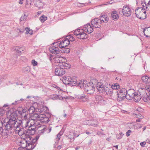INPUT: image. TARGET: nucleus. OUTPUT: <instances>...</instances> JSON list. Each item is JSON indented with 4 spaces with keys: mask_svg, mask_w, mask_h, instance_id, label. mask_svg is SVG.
Returning <instances> with one entry per match:
<instances>
[{
    "mask_svg": "<svg viewBox=\"0 0 150 150\" xmlns=\"http://www.w3.org/2000/svg\"><path fill=\"white\" fill-rule=\"evenodd\" d=\"M112 0H111L110 2H107L106 3H104V5H106L107 4H111L112 3Z\"/></svg>",
    "mask_w": 150,
    "mask_h": 150,
    "instance_id": "62",
    "label": "nucleus"
},
{
    "mask_svg": "<svg viewBox=\"0 0 150 150\" xmlns=\"http://www.w3.org/2000/svg\"><path fill=\"white\" fill-rule=\"evenodd\" d=\"M21 125L17 126L15 129V132L16 133H18L19 136H21L24 133V129L23 128H21L20 127Z\"/></svg>",
    "mask_w": 150,
    "mask_h": 150,
    "instance_id": "19",
    "label": "nucleus"
},
{
    "mask_svg": "<svg viewBox=\"0 0 150 150\" xmlns=\"http://www.w3.org/2000/svg\"><path fill=\"white\" fill-rule=\"evenodd\" d=\"M104 93L105 94L108 96H111L112 94L113 90L111 87L110 84L105 83L104 86Z\"/></svg>",
    "mask_w": 150,
    "mask_h": 150,
    "instance_id": "7",
    "label": "nucleus"
},
{
    "mask_svg": "<svg viewBox=\"0 0 150 150\" xmlns=\"http://www.w3.org/2000/svg\"><path fill=\"white\" fill-rule=\"evenodd\" d=\"M40 136L39 135H37L35 138H34L33 140H35V141H37L39 138Z\"/></svg>",
    "mask_w": 150,
    "mask_h": 150,
    "instance_id": "64",
    "label": "nucleus"
},
{
    "mask_svg": "<svg viewBox=\"0 0 150 150\" xmlns=\"http://www.w3.org/2000/svg\"><path fill=\"white\" fill-rule=\"evenodd\" d=\"M132 131L130 130H128L126 133V135L127 137H128L130 135V133Z\"/></svg>",
    "mask_w": 150,
    "mask_h": 150,
    "instance_id": "61",
    "label": "nucleus"
},
{
    "mask_svg": "<svg viewBox=\"0 0 150 150\" xmlns=\"http://www.w3.org/2000/svg\"><path fill=\"white\" fill-rule=\"evenodd\" d=\"M81 31H83L82 29H78L74 32V35L76 36L77 38H78V35H79Z\"/></svg>",
    "mask_w": 150,
    "mask_h": 150,
    "instance_id": "41",
    "label": "nucleus"
},
{
    "mask_svg": "<svg viewBox=\"0 0 150 150\" xmlns=\"http://www.w3.org/2000/svg\"><path fill=\"white\" fill-rule=\"evenodd\" d=\"M93 82L88 83L85 86V91L88 94H92L94 92L95 88Z\"/></svg>",
    "mask_w": 150,
    "mask_h": 150,
    "instance_id": "6",
    "label": "nucleus"
},
{
    "mask_svg": "<svg viewBox=\"0 0 150 150\" xmlns=\"http://www.w3.org/2000/svg\"><path fill=\"white\" fill-rule=\"evenodd\" d=\"M53 60L55 62L59 63L61 64L63 62H65L66 61V59L65 57L57 56L54 57Z\"/></svg>",
    "mask_w": 150,
    "mask_h": 150,
    "instance_id": "16",
    "label": "nucleus"
},
{
    "mask_svg": "<svg viewBox=\"0 0 150 150\" xmlns=\"http://www.w3.org/2000/svg\"><path fill=\"white\" fill-rule=\"evenodd\" d=\"M21 115L22 117H24V120L26 121V120L28 119L27 116L28 115L26 114L25 110H23V112L21 114Z\"/></svg>",
    "mask_w": 150,
    "mask_h": 150,
    "instance_id": "40",
    "label": "nucleus"
},
{
    "mask_svg": "<svg viewBox=\"0 0 150 150\" xmlns=\"http://www.w3.org/2000/svg\"><path fill=\"white\" fill-rule=\"evenodd\" d=\"M36 111H35L33 114L30 115L31 120L30 121H34L33 122L34 123L35 122L34 121L35 120H40L38 118L39 117L40 115H41V114H39L38 112L36 113Z\"/></svg>",
    "mask_w": 150,
    "mask_h": 150,
    "instance_id": "18",
    "label": "nucleus"
},
{
    "mask_svg": "<svg viewBox=\"0 0 150 150\" xmlns=\"http://www.w3.org/2000/svg\"><path fill=\"white\" fill-rule=\"evenodd\" d=\"M111 16L112 18L115 21L117 20L119 18L118 14L117 13V11H113L111 13Z\"/></svg>",
    "mask_w": 150,
    "mask_h": 150,
    "instance_id": "28",
    "label": "nucleus"
},
{
    "mask_svg": "<svg viewBox=\"0 0 150 150\" xmlns=\"http://www.w3.org/2000/svg\"><path fill=\"white\" fill-rule=\"evenodd\" d=\"M8 122L12 127H13L14 130L17 126L21 125V122L20 120H18L16 119V118L13 115L11 116V118L9 119Z\"/></svg>",
    "mask_w": 150,
    "mask_h": 150,
    "instance_id": "5",
    "label": "nucleus"
},
{
    "mask_svg": "<svg viewBox=\"0 0 150 150\" xmlns=\"http://www.w3.org/2000/svg\"><path fill=\"white\" fill-rule=\"evenodd\" d=\"M9 132L7 131L6 132H4L3 134V138L5 139L7 138L8 137V134Z\"/></svg>",
    "mask_w": 150,
    "mask_h": 150,
    "instance_id": "45",
    "label": "nucleus"
},
{
    "mask_svg": "<svg viewBox=\"0 0 150 150\" xmlns=\"http://www.w3.org/2000/svg\"><path fill=\"white\" fill-rule=\"evenodd\" d=\"M124 134L121 132L119 134H117L116 135V137L118 139H120L123 136Z\"/></svg>",
    "mask_w": 150,
    "mask_h": 150,
    "instance_id": "44",
    "label": "nucleus"
},
{
    "mask_svg": "<svg viewBox=\"0 0 150 150\" xmlns=\"http://www.w3.org/2000/svg\"><path fill=\"white\" fill-rule=\"evenodd\" d=\"M136 93L135 90L133 89H130L127 91L126 93L127 96V99L129 100H131L133 99Z\"/></svg>",
    "mask_w": 150,
    "mask_h": 150,
    "instance_id": "12",
    "label": "nucleus"
},
{
    "mask_svg": "<svg viewBox=\"0 0 150 150\" xmlns=\"http://www.w3.org/2000/svg\"><path fill=\"white\" fill-rule=\"evenodd\" d=\"M50 117V115L47 113H45L43 114H41L38 118L42 122L46 123L49 121V118Z\"/></svg>",
    "mask_w": 150,
    "mask_h": 150,
    "instance_id": "8",
    "label": "nucleus"
},
{
    "mask_svg": "<svg viewBox=\"0 0 150 150\" xmlns=\"http://www.w3.org/2000/svg\"><path fill=\"white\" fill-rule=\"evenodd\" d=\"M96 87L99 94H100V95H98L96 97V100L98 101V102L101 103L103 100L102 94L103 92V84L101 83L98 82L97 83Z\"/></svg>",
    "mask_w": 150,
    "mask_h": 150,
    "instance_id": "2",
    "label": "nucleus"
},
{
    "mask_svg": "<svg viewBox=\"0 0 150 150\" xmlns=\"http://www.w3.org/2000/svg\"><path fill=\"white\" fill-rule=\"evenodd\" d=\"M86 83V82L81 80L77 83V84L78 86L79 87L81 88H84L85 86Z\"/></svg>",
    "mask_w": 150,
    "mask_h": 150,
    "instance_id": "29",
    "label": "nucleus"
},
{
    "mask_svg": "<svg viewBox=\"0 0 150 150\" xmlns=\"http://www.w3.org/2000/svg\"><path fill=\"white\" fill-rule=\"evenodd\" d=\"M36 124L35 122L33 123V124H30V126L28 127L26 132L30 135L34 134L36 131Z\"/></svg>",
    "mask_w": 150,
    "mask_h": 150,
    "instance_id": "10",
    "label": "nucleus"
},
{
    "mask_svg": "<svg viewBox=\"0 0 150 150\" xmlns=\"http://www.w3.org/2000/svg\"><path fill=\"white\" fill-rule=\"evenodd\" d=\"M104 18L105 19L106 22H107L109 20V18L107 17V15L105 14H104Z\"/></svg>",
    "mask_w": 150,
    "mask_h": 150,
    "instance_id": "58",
    "label": "nucleus"
},
{
    "mask_svg": "<svg viewBox=\"0 0 150 150\" xmlns=\"http://www.w3.org/2000/svg\"><path fill=\"white\" fill-rule=\"evenodd\" d=\"M145 89H146L147 91L150 92V85H146L145 87Z\"/></svg>",
    "mask_w": 150,
    "mask_h": 150,
    "instance_id": "59",
    "label": "nucleus"
},
{
    "mask_svg": "<svg viewBox=\"0 0 150 150\" xmlns=\"http://www.w3.org/2000/svg\"><path fill=\"white\" fill-rule=\"evenodd\" d=\"M47 109V108L46 106H41L40 107L38 108L36 110V112H38L39 114H43L45 112Z\"/></svg>",
    "mask_w": 150,
    "mask_h": 150,
    "instance_id": "22",
    "label": "nucleus"
},
{
    "mask_svg": "<svg viewBox=\"0 0 150 150\" xmlns=\"http://www.w3.org/2000/svg\"><path fill=\"white\" fill-rule=\"evenodd\" d=\"M20 146H21L22 147L24 148L26 147V144L24 142H22V143H21V142H20Z\"/></svg>",
    "mask_w": 150,
    "mask_h": 150,
    "instance_id": "57",
    "label": "nucleus"
},
{
    "mask_svg": "<svg viewBox=\"0 0 150 150\" xmlns=\"http://www.w3.org/2000/svg\"><path fill=\"white\" fill-rule=\"evenodd\" d=\"M71 67L69 64L65 62L62 64H59L57 68H56L55 70V74L56 75L61 76L65 73V69H69Z\"/></svg>",
    "mask_w": 150,
    "mask_h": 150,
    "instance_id": "1",
    "label": "nucleus"
},
{
    "mask_svg": "<svg viewBox=\"0 0 150 150\" xmlns=\"http://www.w3.org/2000/svg\"><path fill=\"white\" fill-rule=\"evenodd\" d=\"M83 5V6H87L88 5V4L87 3H78V4L77 5V6H78L79 7H81V5Z\"/></svg>",
    "mask_w": 150,
    "mask_h": 150,
    "instance_id": "53",
    "label": "nucleus"
},
{
    "mask_svg": "<svg viewBox=\"0 0 150 150\" xmlns=\"http://www.w3.org/2000/svg\"><path fill=\"white\" fill-rule=\"evenodd\" d=\"M57 44V43H54L53 45H54V44ZM49 50L50 52L54 54H59L60 51L59 49V47H55L54 46H52L51 47H50L49 48Z\"/></svg>",
    "mask_w": 150,
    "mask_h": 150,
    "instance_id": "13",
    "label": "nucleus"
},
{
    "mask_svg": "<svg viewBox=\"0 0 150 150\" xmlns=\"http://www.w3.org/2000/svg\"><path fill=\"white\" fill-rule=\"evenodd\" d=\"M131 10L127 6H124L123 7V15L125 16L129 17L131 14Z\"/></svg>",
    "mask_w": 150,
    "mask_h": 150,
    "instance_id": "11",
    "label": "nucleus"
},
{
    "mask_svg": "<svg viewBox=\"0 0 150 150\" xmlns=\"http://www.w3.org/2000/svg\"><path fill=\"white\" fill-rule=\"evenodd\" d=\"M82 29L83 31H84L88 33H91L93 30V28L89 23L84 25L83 29Z\"/></svg>",
    "mask_w": 150,
    "mask_h": 150,
    "instance_id": "17",
    "label": "nucleus"
},
{
    "mask_svg": "<svg viewBox=\"0 0 150 150\" xmlns=\"http://www.w3.org/2000/svg\"><path fill=\"white\" fill-rule=\"evenodd\" d=\"M30 70V68L29 66H27L26 67H24L22 69V71L25 74H27L29 72Z\"/></svg>",
    "mask_w": 150,
    "mask_h": 150,
    "instance_id": "36",
    "label": "nucleus"
},
{
    "mask_svg": "<svg viewBox=\"0 0 150 150\" xmlns=\"http://www.w3.org/2000/svg\"><path fill=\"white\" fill-rule=\"evenodd\" d=\"M83 31H81L79 35H78V38L83 39L87 38V35L86 33L82 32Z\"/></svg>",
    "mask_w": 150,
    "mask_h": 150,
    "instance_id": "31",
    "label": "nucleus"
},
{
    "mask_svg": "<svg viewBox=\"0 0 150 150\" xmlns=\"http://www.w3.org/2000/svg\"><path fill=\"white\" fill-rule=\"evenodd\" d=\"M67 97H63L59 95H56L53 96V97H52V98L53 100H61L63 99L64 98L67 99Z\"/></svg>",
    "mask_w": 150,
    "mask_h": 150,
    "instance_id": "32",
    "label": "nucleus"
},
{
    "mask_svg": "<svg viewBox=\"0 0 150 150\" xmlns=\"http://www.w3.org/2000/svg\"><path fill=\"white\" fill-rule=\"evenodd\" d=\"M25 30V29L24 30V28L23 27H22V28H21L20 29H18L17 31L18 32H19L21 33H22Z\"/></svg>",
    "mask_w": 150,
    "mask_h": 150,
    "instance_id": "48",
    "label": "nucleus"
},
{
    "mask_svg": "<svg viewBox=\"0 0 150 150\" xmlns=\"http://www.w3.org/2000/svg\"><path fill=\"white\" fill-rule=\"evenodd\" d=\"M13 49L16 51L18 54H20L22 53L24 49L23 47H14Z\"/></svg>",
    "mask_w": 150,
    "mask_h": 150,
    "instance_id": "27",
    "label": "nucleus"
},
{
    "mask_svg": "<svg viewBox=\"0 0 150 150\" xmlns=\"http://www.w3.org/2000/svg\"><path fill=\"white\" fill-rule=\"evenodd\" d=\"M67 38H68L71 41H73L75 40V38L73 36H67Z\"/></svg>",
    "mask_w": 150,
    "mask_h": 150,
    "instance_id": "56",
    "label": "nucleus"
},
{
    "mask_svg": "<svg viewBox=\"0 0 150 150\" xmlns=\"http://www.w3.org/2000/svg\"><path fill=\"white\" fill-rule=\"evenodd\" d=\"M78 98L84 102L88 101L89 99L88 97L86 96H78Z\"/></svg>",
    "mask_w": 150,
    "mask_h": 150,
    "instance_id": "33",
    "label": "nucleus"
},
{
    "mask_svg": "<svg viewBox=\"0 0 150 150\" xmlns=\"http://www.w3.org/2000/svg\"><path fill=\"white\" fill-rule=\"evenodd\" d=\"M90 125L96 126L98 124V121L96 120L93 119V120H90Z\"/></svg>",
    "mask_w": 150,
    "mask_h": 150,
    "instance_id": "37",
    "label": "nucleus"
},
{
    "mask_svg": "<svg viewBox=\"0 0 150 150\" xmlns=\"http://www.w3.org/2000/svg\"><path fill=\"white\" fill-rule=\"evenodd\" d=\"M142 100L145 102H149L148 100V97L147 96V94L145 92V93L144 94V96H143L142 97Z\"/></svg>",
    "mask_w": 150,
    "mask_h": 150,
    "instance_id": "38",
    "label": "nucleus"
},
{
    "mask_svg": "<svg viewBox=\"0 0 150 150\" xmlns=\"http://www.w3.org/2000/svg\"><path fill=\"white\" fill-rule=\"evenodd\" d=\"M34 3L36 6L39 8H42L44 5V3L40 1H37L36 3L34 2Z\"/></svg>",
    "mask_w": 150,
    "mask_h": 150,
    "instance_id": "30",
    "label": "nucleus"
},
{
    "mask_svg": "<svg viewBox=\"0 0 150 150\" xmlns=\"http://www.w3.org/2000/svg\"><path fill=\"white\" fill-rule=\"evenodd\" d=\"M31 63L34 66H35L37 65V62L34 59H33L32 60Z\"/></svg>",
    "mask_w": 150,
    "mask_h": 150,
    "instance_id": "52",
    "label": "nucleus"
},
{
    "mask_svg": "<svg viewBox=\"0 0 150 150\" xmlns=\"http://www.w3.org/2000/svg\"><path fill=\"white\" fill-rule=\"evenodd\" d=\"M24 100H25L23 99V98H21L19 100H17V101H16L15 103H12V105L16 104L19 103L21 102V101Z\"/></svg>",
    "mask_w": 150,
    "mask_h": 150,
    "instance_id": "49",
    "label": "nucleus"
},
{
    "mask_svg": "<svg viewBox=\"0 0 150 150\" xmlns=\"http://www.w3.org/2000/svg\"><path fill=\"white\" fill-rule=\"evenodd\" d=\"M70 51V49L68 48H65L64 49L63 52L65 53H67Z\"/></svg>",
    "mask_w": 150,
    "mask_h": 150,
    "instance_id": "51",
    "label": "nucleus"
},
{
    "mask_svg": "<svg viewBox=\"0 0 150 150\" xmlns=\"http://www.w3.org/2000/svg\"><path fill=\"white\" fill-rule=\"evenodd\" d=\"M142 79L143 82L146 84H148L150 83V78L147 76H142Z\"/></svg>",
    "mask_w": 150,
    "mask_h": 150,
    "instance_id": "23",
    "label": "nucleus"
},
{
    "mask_svg": "<svg viewBox=\"0 0 150 150\" xmlns=\"http://www.w3.org/2000/svg\"><path fill=\"white\" fill-rule=\"evenodd\" d=\"M65 131V129L62 128L60 132L57 135V138L58 139V140H59L61 138V136L63 134Z\"/></svg>",
    "mask_w": 150,
    "mask_h": 150,
    "instance_id": "34",
    "label": "nucleus"
},
{
    "mask_svg": "<svg viewBox=\"0 0 150 150\" xmlns=\"http://www.w3.org/2000/svg\"><path fill=\"white\" fill-rule=\"evenodd\" d=\"M9 105L7 104H5L2 108L0 109V115L2 116L4 114L6 111V110L9 108Z\"/></svg>",
    "mask_w": 150,
    "mask_h": 150,
    "instance_id": "20",
    "label": "nucleus"
},
{
    "mask_svg": "<svg viewBox=\"0 0 150 150\" xmlns=\"http://www.w3.org/2000/svg\"><path fill=\"white\" fill-rule=\"evenodd\" d=\"M70 44V41L68 38H67V39H65L64 40H62L58 44H57L59 45V47L62 48L66 47Z\"/></svg>",
    "mask_w": 150,
    "mask_h": 150,
    "instance_id": "14",
    "label": "nucleus"
},
{
    "mask_svg": "<svg viewBox=\"0 0 150 150\" xmlns=\"http://www.w3.org/2000/svg\"><path fill=\"white\" fill-rule=\"evenodd\" d=\"M21 60L24 62H26L27 61V59L24 56H21L20 58Z\"/></svg>",
    "mask_w": 150,
    "mask_h": 150,
    "instance_id": "50",
    "label": "nucleus"
},
{
    "mask_svg": "<svg viewBox=\"0 0 150 150\" xmlns=\"http://www.w3.org/2000/svg\"><path fill=\"white\" fill-rule=\"evenodd\" d=\"M143 32L146 37H150V27L144 29Z\"/></svg>",
    "mask_w": 150,
    "mask_h": 150,
    "instance_id": "26",
    "label": "nucleus"
},
{
    "mask_svg": "<svg viewBox=\"0 0 150 150\" xmlns=\"http://www.w3.org/2000/svg\"><path fill=\"white\" fill-rule=\"evenodd\" d=\"M27 16L25 14H24L23 16H22L20 18V20L21 21H24L26 19Z\"/></svg>",
    "mask_w": 150,
    "mask_h": 150,
    "instance_id": "55",
    "label": "nucleus"
},
{
    "mask_svg": "<svg viewBox=\"0 0 150 150\" xmlns=\"http://www.w3.org/2000/svg\"><path fill=\"white\" fill-rule=\"evenodd\" d=\"M127 91L125 88H122L120 91V92L119 93H121V94L124 93V94H126L127 92Z\"/></svg>",
    "mask_w": 150,
    "mask_h": 150,
    "instance_id": "46",
    "label": "nucleus"
},
{
    "mask_svg": "<svg viewBox=\"0 0 150 150\" xmlns=\"http://www.w3.org/2000/svg\"><path fill=\"white\" fill-rule=\"evenodd\" d=\"M146 144V143L145 141H143V142H142L140 143V145L144 147L145 146Z\"/></svg>",
    "mask_w": 150,
    "mask_h": 150,
    "instance_id": "60",
    "label": "nucleus"
},
{
    "mask_svg": "<svg viewBox=\"0 0 150 150\" xmlns=\"http://www.w3.org/2000/svg\"><path fill=\"white\" fill-rule=\"evenodd\" d=\"M137 17L141 19H145L146 17L145 9L142 7H138L135 11Z\"/></svg>",
    "mask_w": 150,
    "mask_h": 150,
    "instance_id": "4",
    "label": "nucleus"
},
{
    "mask_svg": "<svg viewBox=\"0 0 150 150\" xmlns=\"http://www.w3.org/2000/svg\"><path fill=\"white\" fill-rule=\"evenodd\" d=\"M47 19V17L45 16L44 15L42 16L40 18V20L42 23L44 22Z\"/></svg>",
    "mask_w": 150,
    "mask_h": 150,
    "instance_id": "43",
    "label": "nucleus"
},
{
    "mask_svg": "<svg viewBox=\"0 0 150 150\" xmlns=\"http://www.w3.org/2000/svg\"><path fill=\"white\" fill-rule=\"evenodd\" d=\"M90 120H85L83 122V123L84 125H90Z\"/></svg>",
    "mask_w": 150,
    "mask_h": 150,
    "instance_id": "54",
    "label": "nucleus"
},
{
    "mask_svg": "<svg viewBox=\"0 0 150 150\" xmlns=\"http://www.w3.org/2000/svg\"><path fill=\"white\" fill-rule=\"evenodd\" d=\"M135 115L136 116V117L138 119H142L144 118V116L140 113L136 114Z\"/></svg>",
    "mask_w": 150,
    "mask_h": 150,
    "instance_id": "47",
    "label": "nucleus"
},
{
    "mask_svg": "<svg viewBox=\"0 0 150 150\" xmlns=\"http://www.w3.org/2000/svg\"><path fill=\"white\" fill-rule=\"evenodd\" d=\"M4 125L5 126V129L6 131L10 132V133L12 131H11L12 130H14L13 127H12L11 125L8 123V122L6 123V124H4Z\"/></svg>",
    "mask_w": 150,
    "mask_h": 150,
    "instance_id": "21",
    "label": "nucleus"
},
{
    "mask_svg": "<svg viewBox=\"0 0 150 150\" xmlns=\"http://www.w3.org/2000/svg\"><path fill=\"white\" fill-rule=\"evenodd\" d=\"M111 86V87L112 89H117L120 88L119 85L117 83H113Z\"/></svg>",
    "mask_w": 150,
    "mask_h": 150,
    "instance_id": "39",
    "label": "nucleus"
},
{
    "mask_svg": "<svg viewBox=\"0 0 150 150\" xmlns=\"http://www.w3.org/2000/svg\"><path fill=\"white\" fill-rule=\"evenodd\" d=\"M123 11V8L122 9L120 8L119 9V12L120 14L121 15L123 14V13H122Z\"/></svg>",
    "mask_w": 150,
    "mask_h": 150,
    "instance_id": "63",
    "label": "nucleus"
},
{
    "mask_svg": "<svg viewBox=\"0 0 150 150\" xmlns=\"http://www.w3.org/2000/svg\"><path fill=\"white\" fill-rule=\"evenodd\" d=\"M21 143L24 142L26 144V149L25 150H30L33 149L35 147V145L33 143V141H20Z\"/></svg>",
    "mask_w": 150,
    "mask_h": 150,
    "instance_id": "15",
    "label": "nucleus"
},
{
    "mask_svg": "<svg viewBox=\"0 0 150 150\" xmlns=\"http://www.w3.org/2000/svg\"><path fill=\"white\" fill-rule=\"evenodd\" d=\"M102 21H103V20H101L95 18L91 21V24L95 28H99L101 26Z\"/></svg>",
    "mask_w": 150,
    "mask_h": 150,
    "instance_id": "9",
    "label": "nucleus"
},
{
    "mask_svg": "<svg viewBox=\"0 0 150 150\" xmlns=\"http://www.w3.org/2000/svg\"><path fill=\"white\" fill-rule=\"evenodd\" d=\"M35 109L34 107L33 106L30 107V108L28 109V111L27 112L28 113H29L30 114V115H31L35 112Z\"/></svg>",
    "mask_w": 150,
    "mask_h": 150,
    "instance_id": "35",
    "label": "nucleus"
},
{
    "mask_svg": "<svg viewBox=\"0 0 150 150\" xmlns=\"http://www.w3.org/2000/svg\"><path fill=\"white\" fill-rule=\"evenodd\" d=\"M126 96H127L126 94H124L123 95L122 94H121V93H118L117 94V100L121 101L123 100L125 98L127 99Z\"/></svg>",
    "mask_w": 150,
    "mask_h": 150,
    "instance_id": "24",
    "label": "nucleus"
},
{
    "mask_svg": "<svg viewBox=\"0 0 150 150\" xmlns=\"http://www.w3.org/2000/svg\"><path fill=\"white\" fill-rule=\"evenodd\" d=\"M63 80L65 84L70 85L71 86H75L77 85V78L75 76H64Z\"/></svg>",
    "mask_w": 150,
    "mask_h": 150,
    "instance_id": "3",
    "label": "nucleus"
},
{
    "mask_svg": "<svg viewBox=\"0 0 150 150\" xmlns=\"http://www.w3.org/2000/svg\"><path fill=\"white\" fill-rule=\"evenodd\" d=\"M25 30L26 31L25 34H28L32 35L33 34V31L32 30L29 29L28 28H25Z\"/></svg>",
    "mask_w": 150,
    "mask_h": 150,
    "instance_id": "42",
    "label": "nucleus"
},
{
    "mask_svg": "<svg viewBox=\"0 0 150 150\" xmlns=\"http://www.w3.org/2000/svg\"><path fill=\"white\" fill-rule=\"evenodd\" d=\"M142 94H140V93H136L134 96L133 99L134 100V101L136 102H138L140 101L142 98Z\"/></svg>",
    "mask_w": 150,
    "mask_h": 150,
    "instance_id": "25",
    "label": "nucleus"
}]
</instances>
